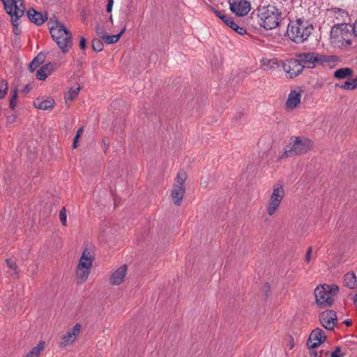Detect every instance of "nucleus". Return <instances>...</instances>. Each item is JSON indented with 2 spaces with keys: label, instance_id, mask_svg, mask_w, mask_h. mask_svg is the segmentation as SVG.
Segmentation results:
<instances>
[{
  "label": "nucleus",
  "instance_id": "3",
  "mask_svg": "<svg viewBox=\"0 0 357 357\" xmlns=\"http://www.w3.org/2000/svg\"><path fill=\"white\" fill-rule=\"evenodd\" d=\"M312 30V26L301 19L291 20L288 24L287 34L296 43L305 41Z\"/></svg>",
  "mask_w": 357,
  "mask_h": 357
},
{
  "label": "nucleus",
  "instance_id": "10",
  "mask_svg": "<svg viewBox=\"0 0 357 357\" xmlns=\"http://www.w3.org/2000/svg\"><path fill=\"white\" fill-rule=\"evenodd\" d=\"M282 66L287 76L289 78L298 76L303 70V66L301 63L298 58L297 59H291L286 60L284 61Z\"/></svg>",
  "mask_w": 357,
  "mask_h": 357
},
{
  "label": "nucleus",
  "instance_id": "18",
  "mask_svg": "<svg viewBox=\"0 0 357 357\" xmlns=\"http://www.w3.org/2000/svg\"><path fill=\"white\" fill-rule=\"evenodd\" d=\"M27 16L31 22L37 25L43 24L47 19L46 14L43 15L39 12H37L33 8H30L28 10Z\"/></svg>",
  "mask_w": 357,
  "mask_h": 357
},
{
  "label": "nucleus",
  "instance_id": "7",
  "mask_svg": "<svg viewBox=\"0 0 357 357\" xmlns=\"http://www.w3.org/2000/svg\"><path fill=\"white\" fill-rule=\"evenodd\" d=\"M298 58L303 66L307 68H314L317 64L322 66L326 63H335L338 61L336 56H326L316 52H306L298 55Z\"/></svg>",
  "mask_w": 357,
  "mask_h": 357
},
{
  "label": "nucleus",
  "instance_id": "50",
  "mask_svg": "<svg viewBox=\"0 0 357 357\" xmlns=\"http://www.w3.org/2000/svg\"><path fill=\"white\" fill-rule=\"evenodd\" d=\"M354 301V303L357 305V294L355 295Z\"/></svg>",
  "mask_w": 357,
  "mask_h": 357
},
{
  "label": "nucleus",
  "instance_id": "53",
  "mask_svg": "<svg viewBox=\"0 0 357 357\" xmlns=\"http://www.w3.org/2000/svg\"><path fill=\"white\" fill-rule=\"evenodd\" d=\"M201 185H204L205 186L206 185V181H203L202 180L201 181Z\"/></svg>",
  "mask_w": 357,
  "mask_h": 357
},
{
  "label": "nucleus",
  "instance_id": "21",
  "mask_svg": "<svg viewBox=\"0 0 357 357\" xmlns=\"http://www.w3.org/2000/svg\"><path fill=\"white\" fill-rule=\"evenodd\" d=\"M331 13L337 21V23H347L349 20V14L343 9L335 8L331 10Z\"/></svg>",
  "mask_w": 357,
  "mask_h": 357
},
{
  "label": "nucleus",
  "instance_id": "52",
  "mask_svg": "<svg viewBox=\"0 0 357 357\" xmlns=\"http://www.w3.org/2000/svg\"><path fill=\"white\" fill-rule=\"evenodd\" d=\"M353 79H354V83H355V84H356V88H357V77Z\"/></svg>",
  "mask_w": 357,
  "mask_h": 357
},
{
  "label": "nucleus",
  "instance_id": "14",
  "mask_svg": "<svg viewBox=\"0 0 357 357\" xmlns=\"http://www.w3.org/2000/svg\"><path fill=\"white\" fill-rule=\"evenodd\" d=\"M321 326L328 331L333 330L337 322L336 312L333 310H326L319 315Z\"/></svg>",
  "mask_w": 357,
  "mask_h": 357
},
{
  "label": "nucleus",
  "instance_id": "32",
  "mask_svg": "<svg viewBox=\"0 0 357 357\" xmlns=\"http://www.w3.org/2000/svg\"><path fill=\"white\" fill-rule=\"evenodd\" d=\"M8 91V83L5 80L0 82V99L5 97Z\"/></svg>",
  "mask_w": 357,
  "mask_h": 357
},
{
  "label": "nucleus",
  "instance_id": "43",
  "mask_svg": "<svg viewBox=\"0 0 357 357\" xmlns=\"http://www.w3.org/2000/svg\"><path fill=\"white\" fill-rule=\"evenodd\" d=\"M15 120H16V116L13 114L10 115L7 117V121L9 123H12L15 122Z\"/></svg>",
  "mask_w": 357,
  "mask_h": 357
},
{
  "label": "nucleus",
  "instance_id": "22",
  "mask_svg": "<svg viewBox=\"0 0 357 357\" xmlns=\"http://www.w3.org/2000/svg\"><path fill=\"white\" fill-rule=\"evenodd\" d=\"M53 65L51 63L43 66L36 73V78L40 80H45L48 75L54 71Z\"/></svg>",
  "mask_w": 357,
  "mask_h": 357
},
{
  "label": "nucleus",
  "instance_id": "4",
  "mask_svg": "<svg viewBox=\"0 0 357 357\" xmlns=\"http://www.w3.org/2000/svg\"><path fill=\"white\" fill-rule=\"evenodd\" d=\"M351 26L349 23H337L331 31V43L337 47H347L351 45Z\"/></svg>",
  "mask_w": 357,
  "mask_h": 357
},
{
  "label": "nucleus",
  "instance_id": "38",
  "mask_svg": "<svg viewBox=\"0 0 357 357\" xmlns=\"http://www.w3.org/2000/svg\"><path fill=\"white\" fill-rule=\"evenodd\" d=\"M83 134V128H79L77 132H76V135L74 138V142H73V148H76L77 147V142L78 140V139L82 136V135Z\"/></svg>",
  "mask_w": 357,
  "mask_h": 357
},
{
  "label": "nucleus",
  "instance_id": "42",
  "mask_svg": "<svg viewBox=\"0 0 357 357\" xmlns=\"http://www.w3.org/2000/svg\"><path fill=\"white\" fill-rule=\"evenodd\" d=\"M6 264L11 269L15 270L16 264L13 260L8 259L6 260Z\"/></svg>",
  "mask_w": 357,
  "mask_h": 357
},
{
  "label": "nucleus",
  "instance_id": "29",
  "mask_svg": "<svg viewBox=\"0 0 357 357\" xmlns=\"http://www.w3.org/2000/svg\"><path fill=\"white\" fill-rule=\"evenodd\" d=\"M337 87H339L344 90H348V91H353L355 90L356 88V84L354 83V79H352L350 81H346L344 83L342 84H336Z\"/></svg>",
  "mask_w": 357,
  "mask_h": 357
},
{
  "label": "nucleus",
  "instance_id": "20",
  "mask_svg": "<svg viewBox=\"0 0 357 357\" xmlns=\"http://www.w3.org/2000/svg\"><path fill=\"white\" fill-rule=\"evenodd\" d=\"M54 104H55L54 100L52 98H37L34 101L35 107L40 109H43V110L52 109L54 107Z\"/></svg>",
  "mask_w": 357,
  "mask_h": 357
},
{
  "label": "nucleus",
  "instance_id": "49",
  "mask_svg": "<svg viewBox=\"0 0 357 357\" xmlns=\"http://www.w3.org/2000/svg\"><path fill=\"white\" fill-rule=\"evenodd\" d=\"M311 355L313 356V357H317V354L316 351H311Z\"/></svg>",
  "mask_w": 357,
  "mask_h": 357
},
{
  "label": "nucleus",
  "instance_id": "46",
  "mask_svg": "<svg viewBox=\"0 0 357 357\" xmlns=\"http://www.w3.org/2000/svg\"><path fill=\"white\" fill-rule=\"evenodd\" d=\"M213 11L218 18H220V17L223 14L222 12L215 10L214 8H213Z\"/></svg>",
  "mask_w": 357,
  "mask_h": 357
},
{
  "label": "nucleus",
  "instance_id": "45",
  "mask_svg": "<svg viewBox=\"0 0 357 357\" xmlns=\"http://www.w3.org/2000/svg\"><path fill=\"white\" fill-rule=\"evenodd\" d=\"M352 30H353L354 34L357 38V20H356V22L354 24Z\"/></svg>",
  "mask_w": 357,
  "mask_h": 357
},
{
  "label": "nucleus",
  "instance_id": "51",
  "mask_svg": "<svg viewBox=\"0 0 357 357\" xmlns=\"http://www.w3.org/2000/svg\"><path fill=\"white\" fill-rule=\"evenodd\" d=\"M354 301V303L357 305V294L355 295Z\"/></svg>",
  "mask_w": 357,
  "mask_h": 357
},
{
  "label": "nucleus",
  "instance_id": "5",
  "mask_svg": "<svg viewBox=\"0 0 357 357\" xmlns=\"http://www.w3.org/2000/svg\"><path fill=\"white\" fill-rule=\"evenodd\" d=\"M53 40L63 53H67L72 47L70 31L62 24L56 23L50 29Z\"/></svg>",
  "mask_w": 357,
  "mask_h": 357
},
{
  "label": "nucleus",
  "instance_id": "19",
  "mask_svg": "<svg viewBox=\"0 0 357 357\" xmlns=\"http://www.w3.org/2000/svg\"><path fill=\"white\" fill-rule=\"evenodd\" d=\"M185 192V186L174 185L172 191V197L174 203L178 206L181 204Z\"/></svg>",
  "mask_w": 357,
  "mask_h": 357
},
{
  "label": "nucleus",
  "instance_id": "31",
  "mask_svg": "<svg viewBox=\"0 0 357 357\" xmlns=\"http://www.w3.org/2000/svg\"><path fill=\"white\" fill-rule=\"evenodd\" d=\"M20 18H13V19H11V22H12V24H13V33L15 35H19L20 33V32H21V29L19 27L20 24Z\"/></svg>",
  "mask_w": 357,
  "mask_h": 357
},
{
  "label": "nucleus",
  "instance_id": "12",
  "mask_svg": "<svg viewBox=\"0 0 357 357\" xmlns=\"http://www.w3.org/2000/svg\"><path fill=\"white\" fill-rule=\"evenodd\" d=\"M9 8L4 7L6 12L13 18H21L25 11L23 0H10Z\"/></svg>",
  "mask_w": 357,
  "mask_h": 357
},
{
  "label": "nucleus",
  "instance_id": "11",
  "mask_svg": "<svg viewBox=\"0 0 357 357\" xmlns=\"http://www.w3.org/2000/svg\"><path fill=\"white\" fill-rule=\"evenodd\" d=\"M231 11L236 16L246 15L250 10V3L247 0H229Z\"/></svg>",
  "mask_w": 357,
  "mask_h": 357
},
{
  "label": "nucleus",
  "instance_id": "15",
  "mask_svg": "<svg viewBox=\"0 0 357 357\" xmlns=\"http://www.w3.org/2000/svg\"><path fill=\"white\" fill-rule=\"evenodd\" d=\"M303 91L301 87L291 89L288 95L286 101V107L289 110H292L298 107L301 102Z\"/></svg>",
  "mask_w": 357,
  "mask_h": 357
},
{
  "label": "nucleus",
  "instance_id": "8",
  "mask_svg": "<svg viewBox=\"0 0 357 357\" xmlns=\"http://www.w3.org/2000/svg\"><path fill=\"white\" fill-rule=\"evenodd\" d=\"M286 146L284 152L281 158L290 157L295 155H301L307 153L312 147L311 140L296 137Z\"/></svg>",
  "mask_w": 357,
  "mask_h": 357
},
{
  "label": "nucleus",
  "instance_id": "44",
  "mask_svg": "<svg viewBox=\"0 0 357 357\" xmlns=\"http://www.w3.org/2000/svg\"><path fill=\"white\" fill-rule=\"evenodd\" d=\"M113 6V0H109L108 4L107 6V11L110 13L112 10Z\"/></svg>",
  "mask_w": 357,
  "mask_h": 357
},
{
  "label": "nucleus",
  "instance_id": "47",
  "mask_svg": "<svg viewBox=\"0 0 357 357\" xmlns=\"http://www.w3.org/2000/svg\"><path fill=\"white\" fill-rule=\"evenodd\" d=\"M1 1L3 2L4 7L9 8L8 2H10V0H1Z\"/></svg>",
  "mask_w": 357,
  "mask_h": 357
},
{
  "label": "nucleus",
  "instance_id": "41",
  "mask_svg": "<svg viewBox=\"0 0 357 357\" xmlns=\"http://www.w3.org/2000/svg\"><path fill=\"white\" fill-rule=\"evenodd\" d=\"M232 17L225 15L224 13L220 17V19L227 25Z\"/></svg>",
  "mask_w": 357,
  "mask_h": 357
},
{
  "label": "nucleus",
  "instance_id": "34",
  "mask_svg": "<svg viewBox=\"0 0 357 357\" xmlns=\"http://www.w3.org/2000/svg\"><path fill=\"white\" fill-rule=\"evenodd\" d=\"M17 89H15L13 91L12 97L10 101V107L11 109H14L17 105Z\"/></svg>",
  "mask_w": 357,
  "mask_h": 357
},
{
  "label": "nucleus",
  "instance_id": "26",
  "mask_svg": "<svg viewBox=\"0 0 357 357\" xmlns=\"http://www.w3.org/2000/svg\"><path fill=\"white\" fill-rule=\"evenodd\" d=\"M80 86L79 85L74 86L68 89L65 93L66 102H72L79 94Z\"/></svg>",
  "mask_w": 357,
  "mask_h": 357
},
{
  "label": "nucleus",
  "instance_id": "13",
  "mask_svg": "<svg viewBox=\"0 0 357 357\" xmlns=\"http://www.w3.org/2000/svg\"><path fill=\"white\" fill-rule=\"evenodd\" d=\"M326 334L324 331L319 328L314 329L310 334L307 341V347L309 349H314L319 347L325 340Z\"/></svg>",
  "mask_w": 357,
  "mask_h": 357
},
{
  "label": "nucleus",
  "instance_id": "17",
  "mask_svg": "<svg viewBox=\"0 0 357 357\" xmlns=\"http://www.w3.org/2000/svg\"><path fill=\"white\" fill-rule=\"evenodd\" d=\"M81 328L82 325L80 324H77L73 327L71 330L68 331L64 335H63L60 342V346L66 347L73 344L78 336Z\"/></svg>",
  "mask_w": 357,
  "mask_h": 357
},
{
  "label": "nucleus",
  "instance_id": "27",
  "mask_svg": "<svg viewBox=\"0 0 357 357\" xmlns=\"http://www.w3.org/2000/svg\"><path fill=\"white\" fill-rule=\"evenodd\" d=\"M125 31L126 27H123L119 33L112 36L103 35L102 39L107 44H114L119 40Z\"/></svg>",
  "mask_w": 357,
  "mask_h": 357
},
{
  "label": "nucleus",
  "instance_id": "6",
  "mask_svg": "<svg viewBox=\"0 0 357 357\" xmlns=\"http://www.w3.org/2000/svg\"><path fill=\"white\" fill-rule=\"evenodd\" d=\"M339 288L335 284L319 285L314 289L316 303L321 308L331 306L335 301Z\"/></svg>",
  "mask_w": 357,
  "mask_h": 357
},
{
  "label": "nucleus",
  "instance_id": "23",
  "mask_svg": "<svg viewBox=\"0 0 357 357\" xmlns=\"http://www.w3.org/2000/svg\"><path fill=\"white\" fill-rule=\"evenodd\" d=\"M344 284L349 289L357 288V277L354 272H349L344 276Z\"/></svg>",
  "mask_w": 357,
  "mask_h": 357
},
{
  "label": "nucleus",
  "instance_id": "1",
  "mask_svg": "<svg viewBox=\"0 0 357 357\" xmlns=\"http://www.w3.org/2000/svg\"><path fill=\"white\" fill-rule=\"evenodd\" d=\"M259 24L266 30L278 27L282 20V13L275 6L268 5L260 7L257 10Z\"/></svg>",
  "mask_w": 357,
  "mask_h": 357
},
{
  "label": "nucleus",
  "instance_id": "37",
  "mask_svg": "<svg viewBox=\"0 0 357 357\" xmlns=\"http://www.w3.org/2000/svg\"><path fill=\"white\" fill-rule=\"evenodd\" d=\"M344 354L342 352L340 347H336L335 350L331 354V357H343Z\"/></svg>",
  "mask_w": 357,
  "mask_h": 357
},
{
  "label": "nucleus",
  "instance_id": "25",
  "mask_svg": "<svg viewBox=\"0 0 357 357\" xmlns=\"http://www.w3.org/2000/svg\"><path fill=\"white\" fill-rule=\"evenodd\" d=\"M45 346V341H40L36 347H33L29 351V352L26 355L25 357H39L41 352L44 350Z\"/></svg>",
  "mask_w": 357,
  "mask_h": 357
},
{
  "label": "nucleus",
  "instance_id": "16",
  "mask_svg": "<svg viewBox=\"0 0 357 357\" xmlns=\"http://www.w3.org/2000/svg\"><path fill=\"white\" fill-rule=\"evenodd\" d=\"M128 271L127 265L124 264L114 270L109 278V284L113 286L121 284L126 279Z\"/></svg>",
  "mask_w": 357,
  "mask_h": 357
},
{
  "label": "nucleus",
  "instance_id": "40",
  "mask_svg": "<svg viewBox=\"0 0 357 357\" xmlns=\"http://www.w3.org/2000/svg\"><path fill=\"white\" fill-rule=\"evenodd\" d=\"M79 46V48L81 50H82L86 49V40L84 37H80Z\"/></svg>",
  "mask_w": 357,
  "mask_h": 357
},
{
  "label": "nucleus",
  "instance_id": "9",
  "mask_svg": "<svg viewBox=\"0 0 357 357\" xmlns=\"http://www.w3.org/2000/svg\"><path fill=\"white\" fill-rule=\"evenodd\" d=\"M285 195L283 185L278 183L273 187V192L271 194L268 203L266 206V211L269 215H273L280 208L282 201Z\"/></svg>",
  "mask_w": 357,
  "mask_h": 357
},
{
  "label": "nucleus",
  "instance_id": "30",
  "mask_svg": "<svg viewBox=\"0 0 357 357\" xmlns=\"http://www.w3.org/2000/svg\"><path fill=\"white\" fill-rule=\"evenodd\" d=\"M186 178H187V176H186V174L185 172H183V171L178 172L174 185L185 186L184 183L186 180Z\"/></svg>",
  "mask_w": 357,
  "mask_h": 357
},
{
  "label": "nucleus",
  "instance_id": "35",
  "mask_svg": "<svg viewBox=\"0 0 357 357\" xmlns=\"http://www.w3.org/2000/svg\"><path fill=\"white\" fill-rule=\"evenodd\" d=\"M60 220L63 226L66 225L67 222V215L65 207H63L59 211Z\"/></svg>",
  "mask_w": 357,
  "mask_h": 357
},
{
  "label": "nucleus",
  "instance_id": "33",
  "mask_svg": "<svg viewBox=\"0 0 357 357\" xmlns=\"http://www.w3.org/2000/svg\"><path fill=\"white\" fill-rule=\"evenodd\" d=\"M92 47L96 52H100L103 49V43L99 39H94L92 41Z\"/></svg>",
  "mask_w": 357,
  "mask_h": 357
},
{
  "label": "nucleus",
  "instance_id": "2",
  "mask_svg": "<svg viewBox=\"0 0 357 357\" xmlns=\"http://www.w3.org/2000/svg\"><path fill=\"white\" fill-rule=\"evenodd\" d=\"M96 253L93 248H85L75 268V278L77 283L85 282L89 276L95 260Z\"/></svg>",
  "mask_w": 357,
  "mask_h": 357
},
{
  "label": "nucleus",
  "instance_id": "36",
  "mask_svg": "<svg viewBox=\"0 0 357 357\" xmlns=\"http://www.w3.org/2000/svg\"><path fill=\"white\" fill-rule=\"evenodd\" d=\"M43 57V56L38 55L31 61V63L29 65V68L31 71H33L38 66V65L40 64L39 60L40 58L42 59Z\"/></svg>",
  "mask_w": 357,
  "mask_h": 357
},
{
  "label": "nucleus",
  "instance_id": "28",
  "mask_svg": "<svg viewBox=\"0 0 357 357\" xmlns=\"http://www.w3.org/2000/svg\"><path fill=\"white\" fill-rule=\"evenodd\" d=\"M229 27H230L232 30L235 31L239 35H245L246 33V29L243 26H239L236 22H235L231 17L228 24H227Z\"/></svg>",
  "mask_w": 357,
  "mask_h": 357
},
{
  "label": "nucleus",
  "instance_id": "54",
  "mask_svg": "<svg viewBox=\"0 0 357 357\" xmlns=\"http://www.w3.org/2000/svg\"><path fill=\"white\" fill-rule=\"evenodd\" d=\"M25 91H29L28 86H26L24 89Z\"/></svg>",
  "mask_w": 357,
  "mask_h": 357
},
{
  "label": "nucleus",
  "instance_id": "39",
  "mask_svg": "<svg viewBox=\"0 0 357 357\" xmlns=\"http://www.w3.org/2000/svg\"><path fill=\"white\" fill-rule=\"evenodd\" d=\"M312 249L311 247H310L307 250V252L305 254V262L306 264H309L311 261V259H312Z\"/></svg>",
  "mask_w": 357,
  "mask_h": 357
},
{
  "label": "nucleus",
  "instance_id": "48",
  "mask_svg": "<svg viewBox=\"0 0 357 357\" xmlns=\"http://www.w3.org/2000/svg\"><path fill=\"white\" fill-rule=\"evenodd\" d=\"M344 324L347 326H349L352 324V321L351 319H347L344 321Z\"/></svg>",
  "mask_w": 357,
  "mask_h": 357
},
{
  "label": "nucleus",
  "instance_id": "24",
  "mask_svg": "<svg viewBox=\"0 0 357 357\" xmlns=\"http://www.w3.org/2000/svg\"><path fill=\"white\" fill-rule=\"evenodd\" d=\"M352 75L353 70L348 67L337 69L333 73L334 77L338 79H344L351 77Z\"/></svg>",
  "mask_w": 357,
  "mask_h": 357
}]
</instances>
